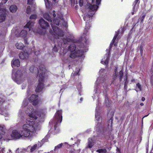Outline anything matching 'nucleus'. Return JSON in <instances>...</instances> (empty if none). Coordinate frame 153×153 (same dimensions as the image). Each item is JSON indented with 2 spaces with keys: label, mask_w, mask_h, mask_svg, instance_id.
Returning <instances> with one entry per match:
<instances>
[{
  "label": "nucleus",
  "mask_w": 153,
  "mask_h": 153,
  "mask_svg": "<svg viewBox=\"0 0 153 153\" xmlns=\"http://www.w3.org/2000/svg\"><path fill=\"white\" fill-rule=\"evenodd\" d=\"M25 112L28 114L29 117L26 119L25 123L21 127V130L18 131L16 130H13L11 134L13 138L19 139L22 137L32 138L35 135L36 131L40 129V123H36L35 120L38 117L42 119L46 113V109L34 110L32 106H28Z\"/></svg>",
  "instance_id": "f257e3e1"
},
{
  "label": "nucleus",
  "mask_w": 153,
  "mask_h": 153,
  "mask_svg": "<svg viewBox=\"0 0 153 153\" xmlns=\"http://www.w3.org/2000/svg\"><path fill=\"white\" fill-rule=\"evenodd\" d=\"M101 0H87V7L89 10L92 12L91 15H85L83 17L84 20L86 21V26L84 34L82 37H86V33L87 32V29L90 28L89 22L92 19V16L96 11L98 7V5H99L100 2Z\"/></svg>",
  "instance_id": "f03ea898"
},
{
  "label": "nucleus",
  "mask_w": 153,
  "mask_h": 153,
  "mask_svg": "<svg viewBox=\"0 0 153 153\" xmlns=\"http://www.w3.org/2000/svg\"><path fill=\"white\" fill-rule=\"evenodd\" d=\"M40 70L38 71V69L37 68L34 66H32L30 67L29 70L32 73H34L35 74H37L39 72L40 74L39 76V84L36 88V92H40L43 88V81L45 76V71L46 70L45 66L41 65L40 67Z\"/></svg>",
  "instance_id": "7ed1b4c3"
},
{
  "label": "nucleus",
  "mask_w": 153,
  "mask_h": 153,
  "mask_svg": "<svg viewBox=\"0 0 153 153\" xmlns=\"http://www.w3.org/2000/svg\"><path fill=\"white\" fill-rule=\"evenodd\" d=\"M87 41V37L84 36L81 37L80 41V43L81 45V48L78 51H72L71 48L72 47H70L69 50L71 51L70 56L72 58H74L77 57L82 56L85 52H86L88 50V48L86 47V42Z\"/></svg>",
  "instance_id": "20e7f679"
},
{
  "label": "nucleus",
  "mask_w": 153,
  "mask_h": 153,
  "mask_svg": "<svg viewBox=\"0 0 153 153\" xmlns=\"http://www.w3.org/2000/svg\"><path fill=\"white\" fill-rule=\"evenodd\" d=\"M33 22L30 21L27 23L26 25L24 27V30H22L18 36H21L24 39L25 43H27V39L29 36V34H27V32L32 31V27L33 25Z\"/></svg>",
  "instance_id": "39448f33"
},
{
  "label": "nucleus",
  "mask_w": 153,
  "mask_h": 153,
  "mask_svg": "<svg viewBox=\"0 0 153 153\" xmlns=\"http://www.w3.org/2000/svg\"><path fill=\"white\" fill-rule=\"evenodd\" d=\"M12 77L13 80L18 84L22 83L25 79L22 76V74L20 71H13L12 72Z\"/></svg>",
  "instance_id": "423d86ee"
},
{
  "label": "nucleus",
  "mask_w": 153,
  "mask_h": 153,
  "mask_svg": "<svg viewBox=\"0 0 153 153\" xmlns=\"http://www.w3.org/2000/svg\"><path fill=\"white\" fill-rule=\"evenodd\" d=\"M62 111L58 110L57 111L54 116L53 121L50 123L54 124V128L55 130H56V125L59 123H61L62 120Z\"/></svg>",
  "instance_id": "0eeeda50"
},
{
  "label": "nucleus",
  "mask_w": 153,
  "mask_h": 153,
  "mask_svg": "<svg viewBox=\"0 0 153 153\" xmlns=\"http://www.w3.org/2000/svg\"><path fill=\"white\" fill-rule=\"evenodd\" d=\"M8 0H2L0 4V22H2L5 19L6 9L5 7L3 6V5Z\"/></svg>",
  "instance_id": "6e6552de"
},
{
  "label": "nucleus",
  "mask_w": 153,
  "mask_h": 153,
  "mask_svg": "<svg viewBox=\"0 0 153 153\" xmlns=\"http://www.w3.org/2000/svg\"><path fill=\"white\" fill-rule=\"evenodd\" d=\"M51 26L53 29V32H52V30L49 31L50 33L53 36L55 39L58 38V36H62L63 34L62 33L61 31L59 30L56 26H54L52 23H51Z\"/></svg>",
  "instance_id": "1a4fd4ad"
},
{
  "label": "nucleus",
  "mask_w": 153,
  "mask_h": 153,
  "mask_svg": "<svg viewBox=\"0 0 153 153\" xmlns=\"http://www.w3.org/2000/svg\"><path fill=\"white\" fill-rule=\"evenodd\" d=\"M39 23L40 27L43 29H47L49 26L48 23L42 18L39 20Z\"/></svg>",
  "instance_id": "9d476101"
},
{
  "label": "nucleus",
  "mask_w": 153,
  "mask_h": 153,
  "mask_svg": "<svg viewBox=\"0 0 153 153\" xmlns=\"http://www.w3.org/2000/svg\"><path fill=\"white\" fill-rule=\"evenodd\" d=\"M53 14H51V16L49 15L47 13H45L43 14V17L45 19L49 22H51L52 21V18L51 15H52L53 17H55L56 15L55 14V11L54 10L52 12Z\"/></svg>",
  "instance_id": "9b49d317"
},
{
  "label": "nucleus",
  "mask_w": 153,
  "mask_h": 153,
  "mask_svg": "<svg viewBox=\"0 0 153 153\" xmlns=\"http://www.w3.org/2000/svg\"><path fill=\"white\" fill-rule=\"evenodd\" d=\"M28 100L30 102H33V105H36L38 103L39 101L38 99V96L36 95H32Z\"/></svg>",
  "instance_id": "f8f14e48"
},
{
  "label": "nucleus",
  "mask_w": 153,
  "mask_h": 153,
  "mask_svg": "<svg viewBox=\"0 0 153 153\" xmlns=\"http://www.w3.org/2000/svg\"><path fill=\"white\" fill-rule=\"evenodd\" d=\"M109 57V54H106L102 59L101 63L105 65H107L108 63Z\"/></svg>",
  "instance_id": "ddd939ff"
},
{
  "label": "nucleus",
  "mask_w": 153,
  "mask_h": 153,
  "mask_svg": "<svg viewBox=\"0 0 153 153\" xmlns=\"http://www.w3.org/2000/svg\"><path fill=\"white\" fill-rule=\"evenodd\" d=\"M6 131V129L4 126H0V139L3 137Z\"/></svg>",
  "instance_id": "4468645a"
},
{
  "label": "nucleus",
  "mask_w": 153,
  "mask_h": 153,
  "mask_svg": "<svg viewBox=\"0 0 153 153\" xmlns=\"http://www.w3.org/2000/svg\"><path fill=\"white\" fill-rule=\"evenodd\" d=\"M28 57V54L27 53L24 52H21L19 55V57L21 59H24L27 58Z\"/></svg>",
  "instance_id": "2eb2a0df"
},
{
  "label": "nucleus",
  "mask_w": 153,
  "mask_h": 153,
  "mask_svg": "<svg viewBox=\"0 0 153 153\" xmlns=\"http://www.w3.org/2000/svg\"><path fill=\"white\" fill-rule=\"evenodd\" d=\"M20 62L19 59H14L12 64V66L13 68L15 66L18 67L20 65Z\"/></svg>",
  "instance_id": "dca6fc26"
},
{
  "label": "nucleus",
  "mask_w": 153,
  "mask_h": 153,
  "mask_svg": "<svg viewBox=\"0 0 153 153\" xmlns=\"http://www.w3.org/2000/svg\"><path fill=\"white\" fill-rule=\"evenodd\" d=\"M105 76H104L103 77L102 76H100L97 79L96 82V84L97 83L98 84H99L102 83H103L105 81Z\"/></svg>",
  "instance_id": "f3484780"
},
{
  "label": "nucleus",
  "mask_w": 153,
  "mask_h": 153,
  "mask_svg": "<svg viewBox=\"0 0 153 153\" xmlns=\"http://www.w3.org/2000/svg\"><path fill=\"white\" fill-rule=\"evenodd\" d=\"M1 114L5 117H8L10 115L8 112V110L6 108H3L1 110Z\"/></svg>",
  "instance_id": "a211bd4d"
},
{
  "label": "nucleus",
  "mask_w": 153,
  "mask_h": 153,
  "mask_svg": "<svg viewBox=\"0 0 153 153\" xmlns=\"http://www.w3.org/2000/svg\"><path fill=\"white\" fill-rule=\"evenodd\" d=\"M9 10L11 12L15 13L17 10V7L16 5H11L9 8Z\"/></svg>",
  "instance_id": "6ab92c4d"
},
{
  "label": "nucleus",
  "mask_w": 153,
  "mask_h": 153,
  "mask_svg": "<svg viewBox=\"0 0 153 153\" xmlns=\"http://www.w3.org/2000/svg\"><path fill=\"white\" fill-rule=\"evenodd\" d=\"M37 147L36 144H35L33 146L30 147V146H28L27 148V151L28 152H32L34 151Z\"/></svg>",
  "instance_id": "aec40b11"
},
{
  "label": "nucleus",
  "mask_w": 153,
  "mask_h": 153,
  "mask_svg": "<svg viewBox=\"0 0 153 153\" xmlns=\"http://www.w3.org/2000/svg\"><path fill=\"white\" fill-rule=\"evenodd\" d=\"M16 46L18 49H22L24 47L23 44L21 43H17L16 44Z\"/></svg>",
  "instance_id": "412c9836"
},
{
  "label": "nucleus",
  "mask_w": 153,
  "mask_h": 153,
  "mask_svg": "<svg viewBox=\"0 0 153 153\" xmlns=\"http://www.w3.org/2000/svg\"><path fill=\"white\" fill-rule=\"evenodd\" d=\"M88 146L87 147V148H92V146L94 145V142L92 140V139L91 138H89L88 139Z\"/></svg>",
  "instance_id": "4be33fe9"
},
{
  "label": "nucleus",
  "mask_w": 153,
  "mask_h": 153,
  "mask_svg": "<svg viewBox=\"0 0 153 153\" xmlns=\"http://www.w3.org/2000/svg\"><path fill=\"white\" fill-rule=\"evenodd\" d=\"M54 1H55L56 0H53ZM45 4L46 7L47 8H49L51 6V3L48 1V0H44Z\"/></svg>",
  "instance_id": "5701e85b"
},
{
  "label": "nucleus",
  "mask_w": 153,
  "mask_h": 153,
  "mask_svg": "<svg viewBox=\"0 0 153 153\" xmlns=\"http://www.w3.org/2000/svg\"><path fill=\"white\" fill-rule=\"evenodd\" d=\"M99 109V108L97 107L96 108V112L95 114V117L97 121H99V119L100 118L99 117V112L97 111V110Z\"/></svg>",
  "instance_id": "b1692460"
},
{
  "label": "nucleus",
  "mask_w": 153,
  "mask_h": 153,
  "mask_svg": "<svg viewBox=\"0 0 153 153\" xmlns=\"http://www.w3.org/2000/svg\"><path fill=\"white\" fill-rule=\"evenodd\" d=\"M138 8V5L135 4L134 5V7H133V12H132V14L133 15L134 14V13L136 12Z\"/></svg>",
  "instance_id": "393cba45"
},
{
  "label": "nucleus",
  "mask_w": 153,
  "mask_h": 153,
  "mask_svg": "<svg viewBox=\"0 0 153 153\" xmlns=\"http://www.w3.org/2000/svg\"><path fill=\"white\" fill-rule=\"evenodd\" d=\"M141 85L139 84V83H137L136 86V90L137 91H138L139 90L141 91Z\"/></svg>",
  "instance_id": "a878e982"
},
{
  "label": "nucleus",
  "mask_w": 153,
  "mask_h": 153,
  "mask_svg": "<svg viewBox=\"0 0 153 153\" xmlns=\"http://www.w3.org/2000/svg\"><path fill=\"white\" fill-rule=\"evenodd\" d=\"M96 152H99V153H106V150L105 149H101L99 150H97L96 151Z\"/></svg>",
  "instance_id": "bb28decb"
},
{
  "label": "nucleus",
  "mask_w": 153,
  "mask_h": 153,
  "mask_svg": "<svg viewBox=\"0 0 153 153\" xmlns=\"http://www.w3.org/2000/svg\"><path fill=\"white\" fill-rule=\"evenodd\" d=\"M28 101V99H25V100L23 101L22 103V106L24 107H25V106H26L27 105Z\"/></svg>",
  "instance_id": "cd10ccee"
},
{
  "label": "nucleus",
  "mask_w": 153,
  "mask_h": 153,
  "mask_svg": "<svg viewBox=\"0 0 153 153\" xmlns=\"http://www.w3.org/2000/svg\"><path fill=\"white\" fill-rule=\"evenodd\" d=\"M59 21L58 19L53 20V23L56 25H59Z\"/></svg>",
  "instance_id": "c85d7f7f"
},
{
  "label": "nucleus",
  "mask_w": 153,
  "mask_h": 153,
  "mask_svg": "<svg viewBox=\"0 0 153 153\" xmlns=\"http://www.w3.org/2000/svg\"><path fill=\"white\" fill-rule=\"evenodd\" d=\"M70 47H72V48H71L72 50V51H73L74 52L75 51H78V50H77V49H76V46L75 45H71L69 47V48Z\"/></svg>",
  "instance_id": "c756f323"
},
{
  "label": "nucleus",
  "mask_w": 153,
  "mask_h": 153,
  "mask_svg": "<svg viewBox=\"0 0 153 153\" xmlns=\"http://www.w3.org/2000/svg\"><path fill=\"white\" fill-rule=\"evenodd\" d=\"M19 116L21 117V118L23 120V114L22 113V112L21 111H19V114H18Z\"/></svg>",
  "instance_id": "7c9ffc66"
},
{
  "label": "nucleus",
  "mask_w": 153,
  "mask_h": 153,
  "mask_svg": "<svg viewBox=\"0 0 153 153\" xmlns=\"http://www.w3.org/2000/svg\"><path fill=\"white\" fill-rule=\"evenodd\" d=\"M31 12L30 7V6H28L26 9V13L27 14H30Z\"/></svg>",
  "instance_id": "2f4dec72"
},
{
  "label": "nucleus",
  "mask_w": 153,
  "mask_h": 153,
  "mask_svg": "<svg viewBox=\"0 0 153 153\" xmlns=\"http://www.w3.org/2000/svg\"><path fill=\"white\" fill-rule=\"evenodd\" d=\"M119 76L120 77V79H121L123 78V72L122 71H121L119 73Z\"/></svg>",
  "instance_id": "473e14b6"
},
{
  "label": "nucleus",
  "mask_w": 153,
  "mask_h": 153,
  "mask_svg": "<svg viewBox=\"0 0 153 153\" xmlns=\"http://www.w3.org/2000/svg\"><path fill=\"white\" fill-rule=\"evenodd\" d=\"M62 144V143L58 145L57 146H55V150H56L57 149L61 148Z\"/></svg>",
  "instance_id": "72a5a7b5"
},
{
  "label": "nucleus",
  "mask_w": 153,
  "mask_h": 153,
  "mask_svg": "<svg viewBox=\"0 0 153 153\" xmlns=\"http://www.w3.org/2000/svg\"><path fill=\"white\" fill-rule=\"evenodd\" d=\"M37 17V16L36 15L33 14L31 15L30 17V19H35Z\"/></svg>",
  "instance_id": "f704fd0d"
},
{
  "label": "nucleus",
  "mask_w": 153,
  "mask_h": 153,
  "mask_svg": "<svg viewBox=\"0 0 153 153\" xmlns=\"http://www.w3.org/2000/svg\"><path fill=\"white\" fill-rule=\"evenodd\" d=\"M118 34V33H116L115 35L114 36L113 38V39L112 41V43H111V44L114 43L115 40L116 39L117 36Z\"/></svg>",
  "instance_id": "c9c22d12"
},
{
  "label": "nucleus",
  "mask_w": 153,
  "mask_h": 153,
  "mask_svg": "<svg viewBox=\"0 0 153 153\" xmlns=\"http://www.w3.org/2000/svg\"><path fill=\"white\" fill-rule=\"evenodd\" d=\"M112 119H110L109 121L108 124V126H110V125L111 126V124H112Z\"/></svg>",
  "instance_id": "e433bc0d"
},
{
  "label": "nucleus",
  "mask_w": 153,
  "mask_h": 153,
  "mask_svg": "<svg viewBox=\"0 0 153 153\" xmlns=\"http://www.w3.org/2000/svg\"><path fill=\"white\" fill-rule=\"evenodd\" d=\"M33 0H27V4H31L33 3Z\"/></svg>",
  "instance_id": "4c0bfd02"
},
{
  "label": "nucleus",
  "mask_w": 153,
  "mask_h": 153,
  "mask_svg": "<svg viewBox=\"0 0 153 153\" xmlns=\"http://www.w3.org/2000/svg\"><path fill=\"white\" fill-rule=\"evenodd\" d=\"M83 1L82 0H79V5L81 7L83 5Z\"/></svg>",
  "instance_id": "58836bf2"
},
{
  "label": "nucleus",
  "mask_w": 153,
  "mask_h": 153,
  "mask_svg": "<svg viewBox=\"0 0 153 153\" xmlns=\"http://www.w3.org/2000/svg\"><path fill=\"white\" fill-rule=\"evenodd\" d=\"M105 71V70L103 69H101L99 71V73L100 74L102 75V72H104Z\"/></svg>",
  "instance_id": "ea45409f"
},
{
  "label": "nucleus",
  "mask_w": 153,
  "mask_h": 153,
  "mask_svg": "<svg viewBox=\"0 0 153 153\" xmlns=\"http://www.w3.org/2000/svg\"><path fill=\"white\" fill-rule=\"evenodd\" d=\"M4 148H0V153H4Z\"/></svg>",
  "instance_id": "a19ab883"
},
{
  "label": "nucleus",
  "mask_w": 153,
  "mask_h": 153,
  "mask_svg": "<svg viewBox=\"0 0 153 153\" xmlns=\"http://www.w3.org/2000/svg\"><path fill=\"white\" fill-rule=\"evenodd\" d=\"M117 69L116 68V69L115 70V71H114L115 73V77H114V78L115 77L116 78V77L117 76Z\"/></svg>",
  "instance_id": "79ce46f5"
},
{
  "label": "nucleus",
  "mask_w": 153,
  "mask_h": 153,
  "mask_svg": "<svg viewBox=\"0 0 153 153\" xmlns=\"http://www.w3.org/2000/svg\"><path fill=\"white\" fill-rule=\"evenodd\" d=\"M79 69H78V70L76 72H75L74 73V74L75 75H77L78 73L79 72Z\"/></svg>",
  "instance_id": "37998d69"
},
{
  "label": "nucleus",
  "mask_w": 153,
  "mask_h": 153,
  "mask_svg": "<svg viewBox=\"0 0 153 153\" xmlns=\"http://www.w3.org/2000/svg\"><path fill=\"white\" fill-rule=\"evenodd\" d=\"M139 0H135V1L134 2V3H135L136 4L137 3V2Z\"/></svg>",
  "instance_id": "c03bdc74"
},
{
  "label": "nucleus",
  "mask_w": 153,
  "mask_h": 153,
  "mask_svg": "<svg viewBox=\"0 0 153 153\" xmlns=\"http://www.w3.org/2000/svg\"><path fill=\"white\" fill-rule=\"evenodd\" d=\"M3 101H4L2 100V99L1 98H0V103L3 102Z\"/></svg>",
  "instance_id": "a18cd8bd"
},
{
  "label": "nucleus",
  "mask_w": 153,
  "mask_h": 153,
  "mask_svg": "<svg viewBox=\"0 0 153 153\" xmlns=\"http://www.w3.org/2000/svg\"><path fill=\"white\" fill-rule=\"evenodd\" d=\"M141 100L143 101H144L145 100V98L144 97H142Z\"/></svg>",
  "instance_id": "49530a36"
},
{
  "label": "nucleus",
  "mask_w": 153,
  "mask_h": 153,
  "mask_svg": "<svg viewBox=\"0 0 153 153\" xmlns=\"http://www.w3.org/2000/svg\"><path fill=\"white\" fill-rule=\"evenodd\" d=\"M9 152H7V153H12L11 151L10 150H9Z\"/></svg>",
  "instance_id": "de8ad7c7"
},
{
  "label": "nucleus",
  "mask_w": 153,
  "mask_h": 153,
  "mask_svg": "<svg viewBox=\"0 0 153 153\" xmlns=\"http://www.w3.org/2000/svg\"><path fill=\"white\" fill-rule=\"evenodd\" d=\"M143 103H141L140 104V105L141 106H143Z\"/></svg>",
  "instance_id": "09e8293b"
},
{
  "label": "nucleus",
  "mask_w": 153,
  "mask_h": 153,
  "mask_svg": "<svg viewBox=\"0 0 153 153\" xmlns=\"http://www.w3.org/2000/svg\"><path fill=\"white\" fill-rule=\"evenodd\" d=\"M80 100L81 101H82V98H81L80 99Z\"/></svg>",
  "instance_id": "8fccbe9b"
},
{
  "label": "nucleus",
  "mask_w": 153,
  "mask_h": 153,
  "mask_svg": "<svg viewBox=\"0 0 153 153\" xmlns=\"http://www.w3.org/2000/svg\"><path fill=\"white\" fill-rule=\"evenodd\" d=\"M142 18H143H143H144V16H143L142 17Z\"/></svg>",
  "instance_id": "3c124183"
},
{
  "label": "nucleus",
  "mask_w": 153,
  "mask_h": 153,
  "mask_svg": "<svg viewBox=\"0 0 153 153\" xmlns=\"http://www.w3.org/2000/svg\"><path fill=\"white\" fill-rule=\"evenodd\" d=\"M147 116V115L145 116L144 117H146Z\"/></svg>",
  "instance_id": "603ef678"
},
{
  "label": "nucleus",
  "mask_w": 153,
  "mask_h": 153,
  "mask_svg": "<svg viewBox=\"0 0 153 153\" xmlns=\"http://www.w3.org/2000/svg\"><path fill=\"white\" fill-rule=\"evenodd\" d=\"M35 54H36V52H35Z\"/></svg>",
  "instance_id": "864d4df0"
},
{
  "label": "nucleus",
  "mask_w": 153,
  "mask_h": 153,
  "mask_svg": "<svg viewBox=\"0 0 153 153\" xmlns=\"http://www.w3.org/2000/svg\"><path fill=\"white\" fill-rule=\"evenodd\" d=\"M73 138H71V139H72V140H73Z\"/></svg>",
  "instance_id": "5fc2aeb1"
},
{
  "label": "nucleus",
  "mask_w": 153,
  "mask_h": 153,
  "mask_svg": "<svg viewBox=\"0 0 153 153\" xmlns=\"http://www.w3.org/2000/svg\"><path fill=\"white\" fill-rule=\"evenodd\" d=\"M114 45L115 46H116V45H115V44H114Z\"/></svg>",
  "instance_id": "6e6d98bb"
},
{
  "label": "nucleus",
  "mask_w": 153,
  "mask_h": 153,
  "mask_svg": "<svg viewBox=\"0 0 153 153\" xmlns=\"http://www.w3.org/2000/svg\"><path fill=\"white\" fill-rule=\"evenodd\" d=\"M97 91V90H96V91H95L96 92V91Z\"/></svg>",
  "instance_id": "4d7b16f0"
}]
</instances>
